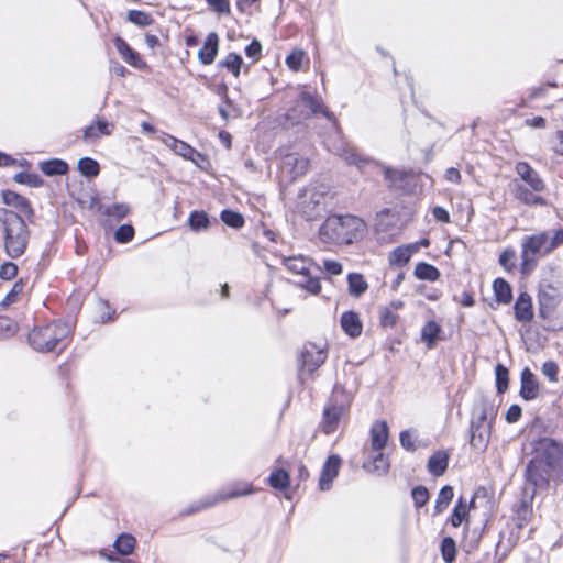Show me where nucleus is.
I'll return each instance as SVG.
<instances>
[{"mask_svg": "<svg viewBox=\"0 0 563 563\" xmlns=\"http://www.w3.org/2000/svg\"><path fill=\"white\" fill-rule=\"evenodd\" d=\"M366 230L365 222L355 216H330L319 230L320 239L330 244H351L361 239Z\"/></svg>", "mask_w": 563, "mask_h": 563, "instance_id": "obj_1", "label": "nucleus"}, {"mask_svg": "<svg viewBox=\"0 0 563 563\" xmlns=\"http://www.w3.org/2000/svg\"><path fill=\"white\" fill-rule=\"evenodd\" d=\"M0 222L3 234V250L10 258L22 256L29 245L31 232L21 216L0 209Z\"/></svg>", "mask_w": 563, "mask_h": 563, "instance_id": "obj_2", "label": "nucleus"}, {"mask_svg": "<svg viewBox=\"0 0 563 563\" xmlns=\"http://www.w3.org/2000/svg\"><path fill=\"white\" fill-rule=\"evenodd\" d=\"M515 170L527 186L514 179L510 183L514 197L529 206H543L545 203L544 199L534 194L543 191L545 188V184L539 173L527 162H518L515 166Z\"/></svg>", "mask_w": 563, "mask_h": 563, "instance_id": "obj_3", "label": "nucleus"}, {"mask_svg": "<svg viewBox=\"0 0 563 563\" xmlns=\"http://www.w3.org/2000/svg\"><path fill=\"white\" fill-rule=\"evenodd\" d=\"M520 273L530 275L537 267L541 257L548 256L554 251L551 236L545 231H540L521 239Z\"/></svg>", "mask_w": 563, "mask_h": 563, "instance_id": "obj_4", "label": "nucleus"}, {"mask_svg": "<svg viewBox=\"0 0 563 563\" xmlns=\"http://www.w3.org/2000/svg\"><path fill=\"white\" fill-rule=\"evenodd\" d=\"M352 400L353 394L351 391H347L341 384L334 385L332 394L323 408L319 426L324 434H332L338 430L342 417L350 410Z\"/></svg>", "mask_w": 563, "mask_h": 563, "instance_id": "obj_5", "label": "nucleus"}, {"mask_svg": "<svg viewBox=\"0 0 563 563\" xmlns=\"http://www.w3.org/2000/svg\"><path fill=\"white\" fill-rule=\"evenodd\" d=\"M69 334V324L62 321H54L33 328L27 339L30 345L35 351L46 353L54 351L59 344L64 345Z\"/></svg>", "mask_w": 563, "mask_h": 563, "instance_id": "obj_6", "label": "nucleus"}, {"mask_svg": "<svg viewBox=\"0 0 563 563\" xmlns=\"http://www.w3.org/2000/svg\"><path fill=\"white\" fill-rule=\"evenodd\" d=\"M283 264L288 271L302 276V279L297 283L300 288L311 295H318L321 291L319 278L311 276V267L313 266L311 258L302 255L284 256Z\"/></svg>", "mask_w": 563, "mask_h": 563, "instance_id": "obj_7", "label": "nucleus"}, {"mask_svg": "<svg viewBox=\"0 0 563 563\" xmlns=\"http://www.w3.org/2000/svg\"><path fill=\"white\" fill-rule=\"evenodd\" d=\"M296 207L307 220H313L324 211L325 196L314 188H306L299 194Z\"/></svg>", "mask_w": 563, "mask_h": 563, "instance_id": "obj_8", "label": "nucleus"}, {"mask_svg": "<svg viewBox=\"0 0 563 563\" xmlns=\"http://www.w3.org/2000/svg\"><path fill=\"white\" fill-rule=\"evenodd\" d=\"M254 492H255V489L253 488L252 484L236 483V484H233L232 486H230L228 489H223V490L219 492L216 496L197 503L195 506H192L190 509H188L185 514L189 515L195 511L207 509V508L214 506L217 503L229 500L232 498H238L241 496H246V495L253 494Z\"/></svg>", "mask_w": 563, "mask_h": 563, "instance_id": "obj_9", "label": "nucleus"}, {"mask_svg": "<svg viewBox=\"0 0 563 563\" xmlns=\"http://www.w3.org/2000/svg\"><path fill=\"white\" fill-rule=\"evenodd\" d=\"M297 107L299 108H303L305 110L301 111V114L296 117L295 112H296V109H292L289 113H288V118L289 119H297L298 121L301 120V119H307L309 118L311 114H316V113H322L324 117H327L328 119L332 120L333 119V114L331 112H329L322 104V101L320 98L318 97H314L312 96L310 92L308 91H302L299 96V100L297 102Z\"/></svg>", "mask_w": 563, "mask_h": 563, "instance_id": "obj_10", "label": "nucleus"}, {"mask_svg": "<svg viewBox=\"0 0 563 563\" xmlns=\"http://www.w3.org/2000/svg\"><path fill=\"white\" fill-rule=\"evenodd\" d=\"M327 344L308 342L305 344L301 352V366L305 371L312 374L318 369L327 360Z\"/></svg>", "mask_w": 563, "mask_h": 563, "instance_id": "obj_11", "label": "nucleus"}, {"mask_svg": "<svg viewBox=\"0 0 563 563\" xmlns=\"http://www.w3.org/2000/svg\"><path fill=\"white\" fill-rule=\"evenodd\" d=\"M538 459L542 456L550 468H556L563 460V444L551 438H542L536 448Z\"/></svg>", "mask_w": 563, "mask_h": 563, "instance_id": "obj_12", "label": "nucleus"}, {"mask_svg": "<svg viewBox=\"0 0 563 563\" xmlns=\"http://www.w3.org/2000/svg\"><path fill=\"white\" fill-rule=\"evenodd\" d=\"M496 416L497 409L493 401L486 398H481L478 401L475 402L473 407L470 423L490 424V427H493Z\"/></svg>", "mask_w": 563, "mask_h": 563, "instance_id": "obj_13", "label": "nucleus"}, {"mask_svg": "<svg viewBox=\"0 0 563 563\" xmlns=\"http://www.w3.org/2000/svg\"><path fill=\"white\" fill-rule=\"evenodd\" d=\"M280 168L290 179H296L307 173L309 161L296 153H288L283 157Z\"/></svg>", "mask_w": 563, "mask_h": 563, "instance_id": "obj_14", "label": "nucleus"}, {"mask_svg": "<svg viewBox=\"0 0 563 563\" xmlns=\"http://www.w3.org/2000/svg\"><path fill=\"white\" fill-rule=\"evenodd\" d=\"M519 395L526 401L534 400L540 395V383L528 367H525L520 375Z\"/></svg>", "mask_w": 563, "mask_h": 563, "instance_id": "obj_15", "label": "nucleus"}, {"mask_svg": "<svg viewBox=\"0 0 563 563\" xmlns=\"http://www.w3.org/2000/svg\"><path fill=\"white\" fill-rule=\"evenodd\" d=\"M490 424L470 423V445L476 452H484L490 441Z\"/></svg>", "mask_w": 563, "mask_h": 563, "instance_id": "obj_16", "label": "nucleus"}, {"mask_svg": "<svg viewBox=\"0 0 563 563\" xmlns=\"http://www.w3.org/2000/svg\"><path fill=\"white\" fill-rule=\"evenodd\" d=\"M342 460L339 455L333 454L330 455L324 462L320 478H319V488L320 490H329L332 487L333 481L336 478L339 474V470L341 466Z\"/></svg>", "mask_w": 563, "mask_h": 563, "instance_id": "obj_17", "label": "nucleus"}, {"mask_svg": "<svg viewBox=\"0 0 563 563\" xmlns=\"http://www.w3.org/2000/svg\"><path fill=\"white\" fill-rule=\"evenodd\" d=\"M113 129V123L104 119H99L84 130L82 139L87 143H92L99 140L101 136L110 135Z\"/></svg>", "mask_w": 563, "mask_h": 563, "instance_id": "obj_18", "label": "nucleus"}, {"mask_svg": "<svg viewBox=\"0 0 563 563\" xmlns=\"http://www.w3.org/2000/svg\"><path fill=\"white\" fill-rule=\"evenodd\" d=\"M114 47L129 65L142 69L146 66L145 62L141 58L139 53L131 48V46L120 36L113 40Z\"/></svg>", "mask_w": 563, "mask_h": 563, "instance_id": "obj_19", "label": "nucleus"}, {"mask_svg": "<svg viewBox=\"0 0 563 563\" xmlns=\"http://www.w3.org/2000/svg\"><path fill=\"white\" fill-rule=\"evenodd\" d=\"M561 289L552 284H542L539 289V301L542 307L554 308L562 298Z\"/></svg>", "mask_w": 563, "mask_h": 563, "instance_id": "obj_20", "label": "nucleus"}, {"mask_svg": "<svg viewBox=\"0 0 563 563\" xmlns=\"http://www.w3.org/2000/svg\"><path fill=\"white\" fill-rule=\"evenodd\" d=\"M219 48V37L218 34L212 32L209 33L203 46L198 52V58L199 60L205 64L209 65L213 63L216 55L218 53Z\"/></svg>", "mask_w": 563, "mask_h": 563, "instance_id": "obj_21", "label": "nucleus"}, {"mask_svg": "<svg viewBox=\"0 0 563 563\" xmlns=\"http://www.w3.org/2000/svg\"><path fill=\"white\" fill-rule=\"evenodd\" d=\"M388 426L386 421H376L371 428V445L373 451H382L388 440Z\"/></svg>", "mask_w": 563, "mask_h": 563, "instance_id": "obj_22", "label": "nucleus"}, {"mask_svg": "<svg viewBox=\"0 0 563 563\" xmlns=\"http://www.w3.org/2000/svg\"><path fill=\"white\" fill-rule=\"evenodd\" d=\"M342 330L351 338H357L361 335L363 324L360 317L354 311H345L340 319Z\"/></svg>", "mask_w": 563, "mask_h": 563, "instance_id": "obj_23", "label": "nucleus"}, {"mask_svg": "<svg viewBox=\"0 0 563 563\" xmlns=\"http://www.w3.org/2000/svg\"><path fill=\"white\" fill-rule=\"evenodd\" d=\"M514 310L518 321H530L533 318L531 297L527 292H521L515 302Z\"/></svg>", "mask_w": 563, "mask_h": 563, "instance_id": "obj_24", "label": "nucleus"}, {"mask_svg": "<svg viewBox=\"0 0 563 563\" xmlns=\"http://www.w3.org/2000/svg\"><path fill=\"white\" fill-rule=\"evenodd\" d=\"M542 461L538 457L529 461L526 467L527 482L532 484L533 487H540L548 484L544 473L541 471Z\"/></svg>", "mask_w": 563, "mask_h": 563, "instance_id": "obj_25", "label": "nucleus"}, {"mask_svg": "<svg viewBox=\"0 0 563 563\" xmlns=\"http://www.w3.org/2000/svg\"><path fill=\"white\" fill-rule=\"evenodd\" d=\"M335 153L349 165H356L358 168H363L366 164L369 163L367 157L361 156L351 145H340L335 150Z\"/></svg>", "mask_w": 563, "mask_h": 563, "instance_id": "obj_26", "label": "nucleus"}, {"mask_svg": "<svg viewBox=\"0 0 563 563\" xmlns=\"http://www.w3.org/2000/svg\"><path fill=\"white\" fill-rule=\"evenodd\" d=\"M441 332V327L435 321H428L421 329V340L426 343L428 349H432Z\"/></svg>", "mask_w": 563, "mask_h": 563, "instance_id": "obj_27", "label": "nucleus"}, {"mask_svg": "<svg viewBox=\"0 0 563 563\" xmlns=\"http://www.w3.org/2000/svg\"><path fill=\"white\" fill-rule=\"evenodd\" d=\"M449 456L444 452L434 453L428 461V470L435 476L442 475L448 467Z\"/></svg>", "mask_w": 563, "mask_h": 563, "instance_id": "obj_28", "label": "nucleus"}, {"mask_svg": "<svg viewBox=\"0 0 563 563\" xmlns=\"http://www.w3.org/2000/svg\"><path fill=\"white\" fill-rule=\"evenodd\" d=\"M415 247L411 245H402L396 247L389 255V264L402 266L409 262L412 256Z\"/></svg>", "mask_w": 563, "mask_h": 563, "instance_id": "obj_29", "label": "nucleus"}, {"mask_svg": "<svg viewBox=\"0 0 563 563\" xmlns=\"http://www.w3.org/2000/svg\"><path fill=\"white\" fill-rule=\"evenodd\" d=\"M415 276L421 280L435 282L440 277V272L435 266L420 262L415 267Z\"/></svg>", "mask_w": 563, "mask_h": 563, "instance_id": "obj_30", "label": "nucleus"}, {"mask_svg": "<svg viewBox=\"0 0 563 563\" xmlns=\"http://www.w3.org/2000/svg\"><path fill=\"white\" fill-rule=\"evenodd\" d=\"M41 170L47 175V176H55V175H64L68 170V165L66 162L54 158L49 161L42 162L40 164Z\"/></svg>", "mask_w": 563, "mask_h": 563, "instance_id": "obj_31", "label": "nucleus"}, {"mask_svg": "<svg viewBox=\"0 0 563 563\" xmlns=\"http://www.w3.org/2000/svg\"><path fill=\"white\" fill-rule=\"evenodd\" d=\"M377 454L373 456L372 461L364 464V467L369 472H374L378 475L386 474L389 470V462L385 454L380 451H376Z\"/></svg>", "mask_w": 563, "mask_h": 563, "instance_id": "obj_32", "label": "nucleus"}, {"mask_svg": "<svg viewBox=\"0 0 563 563\" xmlns=\"http://www.w3.org/2000/svg\"><path fill=\"white\" fill-rule=\"evenodd\" d=\"M349 292L354 297L362 296L367 290V283L361 274L351 273L347 275Z\"/></svg>", "mask_w": 563, "mask_h": 563, "instance_id": "obj_33", "label": "nucleus"}, {"mask_svg": "<svg viewBox=\"0 0 563 563\" xmlns=\"http://www.w3.org/2000/svg\"><path fill=\"white\" fill-rule=\"evenodd\" d=\"M493 289L496 300L500 303H509L512 298L510 285L503 278H497L494 282Z\"/></svg>", "mask_w": 563, "mask_h": 563, "instance_id": "obj_34", "label": "nucleus"}, {"mask_svg": "<svg viewBox=\"0 0 563 563\" xmlns=\"http://www.w3.org/2000/svg\"><path fill=\"white\" fill-rule=\"evenodd\" d=\"M136 540L133 536L128 533L120 534L114 541L115 550L122 555H129L133 552Z\"/></svg>", "mask_w": 563, "mask_h": 563, "instance_id": "obj_35", "label": "nucleus"}, {"mask_svg": "<svg viewBox=\"0 0 563 563\" xmlns=\"http://www.w3.org/2000/svg\"><path fill=\"white\" fill-rule=\"evenodd\" d=\"M268 482L273 488L285 490L290 484L289 474L285 470L278 468L271 473Z\"/></svg>", "mask_w": 563, "mask_h": 563, "instance_id": "obj_36", "label": "nucleus"}, {"mask_svg": "<svg viewBox=\"0 0 563 563\" xmlns=\"http://www.w3.org/2000/svg\"><path fill=\"white\" fill-rule=\"evenodd\" d=\"M453 496H454L453 488L449 485L443 486L438 494L435 505H434V512L435 514L443 512L448 508Z\"/></svg>", "mask_w": 563, "mask_h": 563, "instance_id": "obj_37", "label": "nucleus"}, {"mask_svg": "<svg viewBox=\"0 0 563 563\" xmlns=\"http://www.w3.org/2000/svg\"><path fill=\"white\" fill-rule=\"evenodd\" d=\"M78 170L82 176L96 177L100 172V166L96 159L82 157L78 161Z\"/></svg>", "mask_w": 563, "mask_h": 563, "instance_id": "obj_38", "label": "nucleus"}, {"mask_svg": "<svg viewBox=\"0 0 563 563\" xmlns=\"http://www.w3.org/2000/svg\"><path fill=\"white\" fill-rule=\"evenodd\" d=\"M188 223L192 231H200L208 229L210 221L205 211H192L189 214Z\"/></svg>", "mask_w": 563, "mask_h": 563, "instance_id": "obj_39", "label": "nucleus"}, {"mask_svg": "<svg viewBox=\"0 0 563 563\" xmlns=\"http://www.w3.org/2000/svg\"><path fill=\"white\" fill-rule=\"evenodd\" d=\"M130 212L129 205L121 202V203H113L111 206H107L103 209V214L108 218H111L115 221H120L123 218L128 216Z\"/></svg>", "mask_w": 563, "mask_h": 563, "instance_id": "obj_40", "label": "nucleus"}, {"mask_svg": "<svg viewBox=\"0 0 563 563\" xmlns=\"http://www.w3.org/2000/svg\"><path fill=\"white\" fill-rule=\"evenodd\" d=\"M174 153L184 157L185 159L191 161L195 164H198L197 158H203V156L198 151L181 140H179Z\"/></svg>", "mask_w": 563, "mask_h": 563, "instance_id": "obj_41", "label": "nucleus"}, {"mask_svg": "<svg viewBox=\"0 0 563 563\" xmlns=\"http://www.w3.org/2000/svg\"><path fill=\"white\" fill-rule=\"evenodd\" d=\"M3 202L8 206H13L20 209L21 211H25L30 208L29 201L26 198L18 195L14 191H4L3 195Z\"/></svg>", "mask_w": 563, "mask_h": 563, "instance_id": "obj_42", "label": "nucleus"}, {"mask_svg": "<svg viewBox=\"0 0 563 563\" xmlns=\"http://www.w3.org/2000/svg\"><path fill=\"white\" fill-rule=\"evenodd\" d=\"M242 64V57L235 53L228 54L225 58L220 63L221 66L230 70L235 77L240 75Z\"/></svg>", "mask_w": 563, "mask_h": 563, "instance_id": "obj_43", "label": "nucleus"}, {"mask_svg": "<svg viewBox=\"0 0 563 563\" xmlns=\"http://www.w3.org/2000/svg\"><path fill=\"white\" fill-rule=\"evenodd\" d=\"M13 179L19 184L29 185L33 188H37L43 185V179L36 173H18L14 175Z\"/></svg>", "mask_w": 563, "mask_h": 563, "instance_id": "obj_44", "label": "nucleus"}, {"mask_svg": "<svg viewBox=\"0 0 563 563\" xmlns=\"http://www.w3.org/2000/svg\"><path fill=\"white\" fill-rule=\"evenodd\" d=\"M441 554L446 563H452L455 560L456 545L451 537L443 538L441 542Z\"/></svg>", "mask_w": 563, "mask_h": 563, "instance_id": "obj_45", "label": "nucleus"}, {"mask_svg": "<svg viewBox=\"0 0 563 563\" xmlns=\"http://www.w3.org/2000/svg\"><path fill=\"white\" fill-rule=\"evenodd\" d=\"M516 261H517L516 252L512 249L504 250L500 253L499 258H498L500 266L506 272H512L517 267Z\"/></svg>", "mask_w": 563, "mask_h": 563, "instance_id": "obj_46", "label": "nucleus"}, {"mask_svg": "<svg viewBox=\"0 0 563 563\" xmlns=\"http://www.w3.org/2000/svg\"><path fill=\"white\" fill-rule=\"evenodd\" d=\"M508 369L503 364H497L495 367L496 388L499 394H504L508 388Z\"/></svg>", "mask_w": 563, "mask_h": 563, "instance_id": "obj_47", "label": "nucleus"}, {"mask_svg": "<svg viewBox=\"0 0 563 563\" xmlns=\"http://www.w3.org/2000/svg\"><path fill=\"white\" fill-rule=\"evenodd\" d=\"M128 21L139 26H147L153 23V18L144 11L130 10L128 12Z\"/></svg>", "mask_w": 563, "mask_h": 563, "instance_id": "obj_48", "label": "nucleus"}, {"mask_svg": "<svg viewBox=\"0 0 563 563\" xmlns=\"http://www.w3.org/2000/svg\"><path fill=\"white\" fill-rule=\"evenodd\" d=\"M221 220L231 228L239 229L244 224V218L241 213L232 210H223L221 212Z\"/></svg>", "mask_w": 563, "mask_h": 563, "instance_id": "obj_49", "label": "nucleus"}, {"mask_svg": "<svg viewBox=\"0 0 563 563\" xmlns=\"http://www.w3.org/2000/svg\"><path fill=\"white\" fill-rule=\"evenodd\" d=\"M24 284L22 280L16 282L11 290L7 294L4 299L1 301L2 307H8L18 301L20 295L23 292Z\"/></svg>", "mask_w": 563, "mask_h": 563, "instance_id": "obj_50", "label": "nucleus"}, {"mask_svg": "<svg viewBox=\"0 0 563 563\" xmlns=\"http://www.w3.org/2000/svg\"><path fill=\"white\" fill-rule=\"evenodd\" d=\"M379 321L383 327L393 328L398 321V316L391 311V308L380 307Z\"/></svg>", "mask_w": 563, "mask_h": 563, "instance_id": "obj_51", "label": "nucleus"}, {"mask_svg": "<svg viewBox=\"0 0 563 563\" xmlns=\"http://www.w3.org/2000/svg\"><path fill=\"white\" fill-rule=\"evenodd\" d=\"M134 236V228L131 224H122L114 232V239L118 243H128Z\"/></svg>", "mask_w": 563, "mask_h": 563, "instance_id": "obj_52", "label": "nucleus"}, {"mask_svg": "<svg viewBox=\"0 0 563 563\" xmlns=\"http://www.w3.org/2000/svg\"><path fill=\"white\" fill-rule=\"evenodd\" d=\"M541 372L551 383H556L559 380V366L554 361L544 362L542 364Z\"/></svg>", "mask_w": 563, "mask_h": 563, "instance_id": "obj_53", "label": "nucleus"}, {"mask_svg": "<svg viewBox=\"0 0 563 563\" xmlns=\"http://www.w3.org/2000/svg\"><path fill=\"white\" fill-rule=\"evenodd\" d=\"M411 496L415 506L418 508L424 506L429 500V492L424 486H416L411 492Z\"/></svg>", "mask_w": 563, "mask_h": 563, "instance_id": "obj_54", "label": "nucleus"}, {"mask_svg": "<svg viewBox=\"0 0 563 563\" xmlns=\"http://www.w3.org/2000/svg\"><path fill=\"white\" fill-rule=\"evenodd\" d=\"M303 57H305V53L301 49H297V51H294L291 52L287 57H286V65L294 71H297L300 69L301 65H302V60H303Z\"/></svg>", "mask_w": 563, "mask_h": 563, "instance_id": "obj_55", "label": "nucleus"}, {"mask_svg": "<svg viewBox=\"0 0 563 563\" xmlns=\"http://www.w3.org/2000/svg\"><path fill=\"white\" fill-rule=\"evenodd\" d=\"M466 516V506L462 503V499L459 500L457 505L454 507L452 516H451V525L453 527H459Z\"/></svg>", "mask_w": 563, "mask_h": 563, "instance_id": "obj_56", "label": "nucleus"}, {"mask_svg": "<svg viewBox=\"0 0 563 563\" xmlns=\"http://www.w3.org/2000/svg\"><path fill=\"white\" fill-rule=\"evenodd\" d=\"M18 274V265L12 262H5L0 266V278L11 280Z\"/></svg>", "mask_w": 563, "mask_h": 563, "instance_id": "obj_57", "label": "nucleus"}, {"mask_svg": "<svg viewBox=\"0 0 563 563\" xmlns=\"http://www.w3.org/2000/svg\"><path fill=\"white\" fill-rule=\"evenodd\" d=\"M207 4L218 14H230L229 0H206Z\"/></svg>", "mask_w": 563, "mask_h": 563, "instance_id": "obj_58", "label": "nucleus"}, {"mask_svg": "<svg viewBox=\"0 0 563 563\" xmlns=\"http://www.w3.org/2000/svg\"><path fill=\"white\" fill-rule=\"evenodd\" d=\"M262 45L258 41H253L245 47V55L254 60H257L261 56Z\"/></svg>", "mask_w": 563, "mask_h": 563, "instance_id": "obj_59", "label": "nucleus"}, {"mask_svg": "<svg viewBox=\"0 0 563 563\" xmlns=\"http://www.w3.org/2000/svg\"><path fill=\"white\" fill-rule=\"evenodd\" d=\"M399 441H400L401 446L404 449H406L407 451L415 450V443H413L412 434L410 431H408V430L401 431L400 435H399Z\"/></svg>", "mask_w": 563, "mask_h": 563, "instance_id": "obj_60", "label": "nucleus"}, {"mask_svg": "<svg viewBox=\"0 0 563 563\" xmlns=\"http://www.w3.org/2000/svg\"><path fill=\"white\" fill-rule=\"evenodd\" d=\"M521 413V408L518 405H511L506 412V421L508 423H515L520 419Z\"/></svg>", "mask_w": 563, "mask_h": 563, "instance_id": "obj_61", "label": "nucleus"}, {"mask_svg": "<svg viewBox=\"0 0 563 563\" xmlns=\"http://www.w3.org/2000/svg\"><path fill=\"white\" fill-rule=\"evenodd\" d=\"M324 271L329 275H340L342 273V265L338 261L327 260L324 261Z\"/></svg>", "mask_w": 563, "mask_h": 563, "instance_id": "obj_62", "label": "nucleus"}, {"mask_svg": "<svg viewBox=\"0 0 563 563\" xmlns=\"http://www.w3.org/2000/svg\"><path fill=\"white\" fill-rule=\"evenodd\" d=\"M385 178L390 183H396L397 180H401L405 177V173L402 170L394 169L390 167H386L384 170Z\"/></svg>", "mask_w": 563, "mask_h": 563, "instance_id": "obj_63", "label": "nucleus"}, {"mask_svg": "<svg viewBox=\"0 0 563 563\" xmlns=\"http://www.w3.org/2000/svg\"><path fill=\"white\" fill-rule=\"evenodd\" d=\"M432 214H433L434 219L440 222H443V223L450 222V213L448 212L446 209H444L442 207H439V206L434 207L432 210Z\"/></svg>", "mask_w": 563, "mask_h": 563, "instance_id": "obj_64", "label": "nucleus"}]
</instances>
